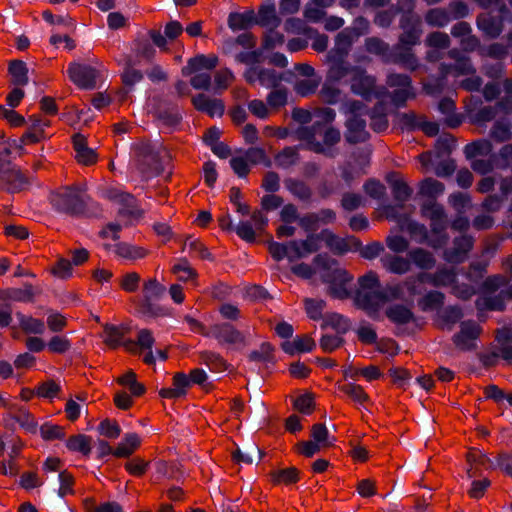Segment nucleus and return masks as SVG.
<instances>
[{
    "instance_id": "53",
    "label": "nucleus",
    "mask_w": 512,
    "mask_h": 512,
    "mask_svg": "<svg viewBox=\"0 0 512 512\" xmlns=\"http://www.w3.org/2000/svg\"><path fill=\"white\" fill-rule=\"evenodd\" d=\"M342 185L338 180L322 179L317 185V193L322 200L341 192Z\"/></svg>"
},
{
    "instance_id": "14",
    "label": "nucleus",
    "mask_w": 512,
    "mask_h": 512,
    "mask_svg": "<svg viewBox=\"0 0 512 512\" xmlns=\"http://www.w3.org/2000/svg\"><path fill=\"white\" fill-rule=\"evenodd\" d=\"M41 290L34 287L32 284L25 282L21 288H6L0 289V299L2 301H14L20 303H33L35 296Z\"/></svg>"
},
{
    "instance_id": "64",
    "label": "nucleus",
    "mask_w": 512,
    "mask_h": 512,
    "mask_svg": "<svg viewBox=\"0 0 512 512\" xmlns=\"http://www.w3.org/2000/svg\"><path fill=\"white\" fill-rule=\"evenodd\" d=\"M493 158L496 161V168L506 170L509 162L512 160V144L504 145L498 153L493 152Z\"/></svg>"
},
{
    "instance_id": "58",
    "label": "nucleus",
    "mask_w": 512,
    "mask_h": 512,
    "mask_svg": "<svg viewBox=\"0 0 512 512\" xmlns=\"http://www.w3.org/2000/svg\"><path fill=\"white\" fill-rule=\"evenodd\" d=\"M434 287H447L457 282V274L454 269L442 268L434 273Z\"/></svg>"
},
{
    "instance_id": "48",
    "label": "nucleus",
    "mask_w": 512,
    "mask_h": 512,
    "mask_svg": "<svg viewBox=\"0 0 512 512\" xmlns=\"http://www.w3.org/2000/svg\"><path fill=\"white\" fill-rule=\"evenodd\" d=\"M115 253L125 259L136 260L145 256V250L141 247L126 242H119L115 245Z\"/></svg>"
},
{
    "instance_id": "51",
    "label": "nucleus",
    "mask_w": 512,
    "mask_h": 512,
    "mask_svg": "<svg viewBox=\"0 0 512 512\" xmlns=\"http://www.w3.org/2000/svg\"><path fill=\"white\" fill-rule=\"evenodd\" d=\"M305 311L308 317L312 320H324L323 310L326 307V301L323 299L306 298L304 300Z\"/></svg>"
},
{
    "instance_id": "60",
    "label": "nucleus",
    "mask_w": 512,
    "mask_h": 512,
    "mask_svg": "<svg viewBox=\"0 0 512 512\" xmlns=\"http://www.w3.org/2000/svg\"><path fill=\"white\" fill-rule=\"evenodd\" d=\"M468 113L471 122L480 125L492 121L497 115V110L492 106H485L478 109L474 114H471V110L469 109Z\"/></svg>"
},
{
    "instance_id": "23",
    "label": "nucleus",
    "mask_w": 512,
    "mask_h": 512,
    "mask_svg": "<svg viewBox=\"0 0 512 512\" xmlns=\"http://www.w3.org/2000/svg\"><path fill=\"white\" fill-rule=\"evenodd\" d=\"M257 25L261 27L279 26L281 20L276 14L275 0H264L258 9Z\"/></svg>"
},
{
    "instance_id": "22",
    "label": "nucleus",
    "mask_w": 512,
    "mask_h": 512,
    "mask_svg": "<svg viewBox=\"0 0 512 512\" xmlns=\"http://www.w3.org/2000/svg\"><path fill=\"white\" fill-rule=\"evenodd\" d=\"M315 347V341L308 336H296L292 341L285 340L281 343L283 352L290 356L311 352Z\"/></svg>"
},
{
    "instance_id": "20",
    "label": "nucleus",
    "mask_w": 512,
    "mask_h": 512,
    "mask_svg": "<svg viewBox=\"0 0 512 512\" xmlns=\"http://www.w3.org/2000/svg\"><path fill=\"white\" fill-rule=\"evenodd\" d=\"M228 27L233 31L248 30L257 25V17L254 10L250 9L245 12H231L228 15Z\"/></svg>"
},
{
    "instance_id": "27",
    "label": "nucleus",
    "mask_w": 512,
    "mask_h": 512,
    "mask_svg": "<svg viewBox=\"0 0 512 512\" xmlns=\"http://www.w3.org/2000/svg\"><path fill=\"white\" fill-rule=\"evenodd\" d=\"M275 347L270 342H262L258 350H252L248 355V361L275 365L277 359L274 355Z\"/></svg>"
},
{
    "instance_id": "35",
    "label": "nucleus",
    "mask_w": 512,
    "mask_h": 512,
    "mask_svg": "<svg viewBox=\"0 0 512 512\" xmlns=\"http://www.w3.org/2000/svg\"><path fill=\"white\" fill-rule=\"evenodd\" d=\"M395 116V124L402 131L413 132L419 130L421 120L418 118L417 114L413 111L409 112H400L396 111L394 113Z\"/></svg>"
},
{
    "instance_id": "24",
    "label": "nucleus",
    "mask_w": 512,
    "mask_h": 512,
    "mask_svg": "<svg viewBox=\"0 0 512 512\" xmlns=\"http://www.w3.org/2000/svg\"><path fill=\"white\" fill-rule=\"evenodd\" d=\"M294 76L293 72L288 70L286 73H277L274 69L259 68L258 81L266 88H277L282 81H290V77Z\"/></svg>"
},
{
    "instance_id": "46",
    "label": "nucleus",
    "mask_w": 512,
    "mask_h": 512,
    "mask_svg": "<svg viewBox=\"0 0 512 512\" xmlns=\"http://www.w3.org/2000/svg\"><path fill=\"white\" fill-rule=\"evenodd\" d=\"M299 470L296 467L273 470L270 475L275 484L286 485L296 483L299 480Z\"/></svg>"
},
{
    "instance_id": "59",
    "label": "nucleus",
    "mask_w": 512,
    "mask_h": 512,
    "mask_svg": "<svg viewBox=\"0 0 512 512\" xmlns=\"http://www.w3.org/2000/svg\"><path fill=\"white\" fill-rule=\"evenodd\" d=\"M456 147V139L451 134H444L436 140L435 149L437 157L451 154Z\"/></svg>"
},
{
    "instance_id": "17",
    "label": "nucleus",
    "mask_w": 512,
    "mask_h": 512,
    "mask_svg": "<svg viewBox=\"0 0 512 512\" xmlns=\"http://www.w3.org/2000/svg\"><path fill=\"white\" fill-rule=\"evenodd\" d=\"M218 64V57L215 55L197 54L190 58L187 64L182 67L181 73L187 77L202 70H213Z\"/></svg>"
},
{
    "instance_id": "34",
    "label": "nucleus",
    "mask_w": 512,
    "mask_h": 512,
    "mask_svg": "<svg viewBox=\"0 0 512 512\" xmlns=\"http://www.w3.org/2000/svg\"><path fill=\"white\" fill-rule=\"evenodd\" d=\"M333 328L338 334H346L350 329V320L342 314L332 312L324 317L321 329Z\"/></svg>"
},
{
    "instance_id": "55",
    "label": "nucleus",
    "mask_w": 512,
    "mask_h": 512,
    "mask_svg": "<svg viewBox=\"0 0 512 512\" xmlns=\"http://www.w3.org/2000/svg\"><path fill=\"white\" fill-rule=\"evenodd\" d=\"M353 68H357L356 66H351L349 63L346 64H331L327 73V77L325 81L331 83H338L348 74L353 73Z\"/></svg>"
},
{
    "instance_id": "63",
    "label": "nucleus",
    "mask_w": 512,
    "mask_h": 512,
    "mask_svg": "<svg viewBox=\"0 0 512 512\" xmlns=\"http://www.w3.org/2000/svg\"><path fill=\"white\" fill-rule=\"evenodd\" d=\"M294 408L303 415H310L314 409V398L311 393L298 396L293 401Z\"/></svg>"
},
{
    "instance_id": "54",
    "label": "nucleus",
    "mask_w": 512,
    "mask_h": 512,
    "mask_svg": "<svg viewBox=\"0 0 512 512\" xmlns=\"http://www.w3.org/2000/svg\"><path fill=\"white\" fill-rule=\"evenodd\" d=\"M12 420L30 434H36L38 431L37 422L31 413L25 409H20L19 413L12 417Z\"/></svg>"
},
{
    "instance_id": "42",
    "label": "nucleus",
    "mask_w": 512,
    "mask_h": 512,
    "mask_svg": "<svg viewBox=\"0 0 512 512\" xmlns=\"http://www.w3.org/2000/svg\"><path fill=\"white\" fill-rule=\"evenodd\" d=\"M16 316L24 332L39 335L45 332V324L42 320L33 318L32 316H26L20 312L17 313Z\"/></svg>"
},
{
    "instance_id": "57",
    "label": "nucleus",
    "mask_w": 512,
    "mask_h": 512,
    "mask_svg": "<svg viewBox=\"0 0 512 512\" xmlns=\"http://www.w3.org/2000/svg\"><path fill=\"white\" fill-rule=\"evenodd\" d=\"M104 334L105 339L104 342L113 347L116 348L122 344V339L124 338V331L116 325L113 324H106L104 326Z\"/></svg>"
},
{
    "instance_id": "16",
    "label": "nucleus",
    "mask_w": 512,
    "mask_h": 512,
    "mask_svg": "<svg viewBox=\"0 0 512 512\" xmlns=\"http://www.w3.org/2000/svg\"><path fill=\"white\" fill-rule=\"evenodd\" d=\"M192 104L196 110L206 113L210 117H222L225 105L220 99H210L206 94L199 93L192 98Z\"/></svg>"
},
{
    "instance_id": "12",
    "label": "nucleus",
    "mask_w": 512,
    "mask_h": 512,
    "mask_svg": "<svg viewBox=\"0 0 512 512\" xmlns=\"http://www.w3.org/2000/svg\"><path fill=\"white\" fill-rule=\"evenodd\" d=\"M0 188L8 193H18L30 186V179L22 173L20 168L10 162L5 173L0 178Z\"/></svg>"
},
{
    "instance_id": "31",
    "label": "nucleus",
    "mask_w": 512,
    "mask_h": 512,
    "mask_svg": "<svg viewBox=\"0 0 512 512\" xmlns=\"http://www.w3.org/2000/svg\"><path fill=\"white\" fill-rule=\"evenodd\" d=\"M455 247L446 250L444 252V258L447 262L453 264H459L463 262L465 254L469 251L472 246V243L469 239H455Z\"/></svg>"
},
{
    "instance_id": "45",
    "label": "nucleus",
    "mask_w": 512,
    "mask_h": 512,
    "mask_svg": "<svg viewBox=\"0 0 512 512\" xmlns=\"http://www.w3.org/2000/svg\"><path fill=\"white\" fill-rule=\"evenodd\" d=\"M416 96L414 89L396 88L392 92L386 90V98H390L391 104L399 109L406 106L408 99Z\"/></svg>"
},
{
    "instance_id": "41",
    "label": "nucleus",
    "mask_w": 512,
    "mask_h": 512,
    "mask_svg": "<svg viewBox=\"0 0 512 512\" xmlns=\"http://www.w3.org/2000/svg\"><path fill=\"white\" fill-rule=\"evenodd\" d=\"M391 380V384L396 388L406 389L412 380L410 372L403 367H391L386 373Z\"/></svg>"
},
{
    "instance_id": "44",
    "label": "nucleus",
    "mask_w": 512,
    "mask_h": 512,
    "mask_svg": "<svg viewBox=\"0 0 512 512\" xmlns=\"http://www.w3.org/2000/svg\"><path fill=\"white\" fill-rule=\"evenodd\" d=\"M366 205L365 198L359 194L354 192H344L342 193V197L340 200V207L345 212H354L361 207Z\"/></svg>"
},
{
    "instance_id": "29",
    "label": "nucleus",
    "mask_w": 512,
    "mask_h": 512,
    "mask_svg": "<svg viewBox=\"0 0 512 512\" xmlns=\"http://www.w3.org/2000/svg\"><path fill=\"white\" fill-rule=\"evenodd\" d=\"M464 154L468 160L477 156H490L493 154V145L488 139H478L465 145Z\"/></svg>"
},
{
    "instance_id": "62",
    "label": "nucleus",
    "mask_w": 512,
    "mask_h": 512,
    "mask_svg": "<svg viewBox=\"0 0 512 512\" xmlns=\"http://www.w3.org/2000/svg\"><path fill=\"white\" fill-rule=\"evenodd\" d=\"M135 52L139 57L151 62L155 57L156 49L148 39H138L135 41Z\"/></svg>"
},
{
    "instance_id": "30",
    "label": "nucleus",
    "mask_w": 512,
    "mask_h": 512,
    "mask_svg": "<svg viewBox=\"0 0 512 512\" xmlns=\"http://www.w3.org/2000/svg\"><path fill=\"white\" fill-rule=\"evenodd\" d=\"M65 445L69 451L79 452L85 457H89L92 452L91 437L85 434L70 436Z\"/></svg>"
},
{
    "instance_id": "10",
    "label": "nucleus",
    "mask_w": 512,
    "mask_h": 512,
    "mask_svg": "<svg viewBox=\"0 0 512 512\" xmlns=\"http://www.w3.org/2000/svg\"><path fill=\"white\" fill-rule=\"evenodd\" d=\"M67 73L71 81L79 88L85 90L96 88L98 71L91 65L72 62L68 66Z\"/></svg>"
},
{
    "instance_id": "18",
    "label": "nucleus",
    "mask_w": 512,
    "mask_h": 512,
    "mask_svg": "<svg viewBox=\"0 0 512 512\" xmlns=\"http://www.w3.org/2000/svg\"><path fill=\"white\" fill-rule=\"evenodd\" d=\"M397 173L394 171L386 173V184L390 185L391 193L394 200L398 205L402 206L408 201L412 194L413 189L402 179L396 178Z\"/></svg>"
},
{
    "instance_id": "37",
    "label": "nucleus",
    "mask_w": 512,
    "mask_h": 512,
    "mask_svg": "<svg viewBox=\"0 0 512 512\" xmlns=\"http://www.w3.org/2000/svg\"><path fill=\"white\" fill-rule=\"evenodd\" d=\"M408 257L411 263H414L418 268L423 270H430L435 266L436 260L432 253L423 249L415 248L408 252Z\"/></svg>"
},
{
    "instance_id": "28",
    "label": "nucleus",
    "mask_w": 512,
    "mask_h": 512,
    "mask_svg": "<svg viewBox=\"0 0 512 512\" xmlns=\"http://www.w3.org/2000/svg\"><path fill=\"white\" fill-rule=\"evenodd\" d=\"M8 72L11 75V83L15 87L25 86L29 82L27 64L19 59L10 61Z\"/></svg>"
},
{
    "instance_id": "6",
    "label": "nucleus",
    "mask_w": 512,
    "mask_h": 512,
    "mask_svg": "<svg viewBox=\"0 0 512 512\" xmlns=\"http://www.w3.org/2000/svg\"><path fill=\"white\" fill-rule=\"evenodd\" d=\"M481 332V326L474 320L462 321L460 331L452 336V342L460 351H474L478 347L476 340L479 338Z\"/></svg>"
},
{
    "instance_id": "21",
    "label": "nucleus",
    "mask_w": 512,
    "mask_h": 512,
    "mask_svg": "<svg viewBox=\"0 0 512 512\" xmlns=\"http://www.w3.org/2000/svg\"><path fill=\"white\" fill-rule=\"evenodd\" d=\"M476 24L479 30L490 39L498 38L503 31V19L497 17L480 14L477 16Z\"/></svg>"
},
{
    "instance_id": "40",
    "label": "nucleus",
    "mask_w": 512,
    "mask_h": 512,
    "mask_svg": "<svg viewBox=\"0 0 512 512\" xmlns=\"http://www.w3.org/2000/svg\"><path fill=\"white\" fill-rule=\"evenodd\" d=\"M274 160L279 168H290L291 166L295 165L299 160L298 147H284L275 155Z\"/></svg>"
},
{
    "instance_id": "7",
    "label": "nucleus",
    "mask_w": 512,
    "mask_h": 512,
    "mask_svg": "<svg viewBox=\"0 0 512 512\" xmlns=\"http://www.w3.org/2000/svg\"><path fill=\"white\" fill-rule=\"evenodd\" d=\"M321 128L322 123L320 121H314L311 126H299L294 131V135L296 139L305 141V149L332 158L334 157L333 150L325 148L321 142L316 140V134Z\"/></svg>"
},
{
    "instance_id": "5",
    "label": "nucleus",
    "mask_w": 512,
    "mask_h": 512,
    "mask_svg": "<svg viewBox=\"0 0 512 512\" xmlns=\"http://www.w3.org/2000/svg\"><path fill=\"white\" fill-rule=\"evenodd\" d=\"M166 294V287L157 279L151 278L144 283L143 298L139 303L138 311L143 317L156 318L168 315V309L155 301L162 299Z\"/></svg>"
},
{
    "instance_id": "38",
    "label": "nucleus",
    "mask_w": 512,
    "mask_h": 512,
    "mask_svg": "<svg viewBox=\"0 0 512 512\" xmlns=\"http://www.w3.org/2000/svg\"><path fill=\"white\" fill-rule=\"evenodd\" d=\"M361 35L362 31L357 28H345L336 35L334 48L349 53L355 38Z\"/></svg>"
},
{
    "instance_id": "49",
    "label": "nucleus",
    "mask_w": 512,
    "mask_h": 512,
    "mask_svg": "<svg viewBox=\"0 0 512 512\" xmlns=\"http://www.w3.org/2000/svg\"><path fill=\"white\" fill-rule=\"evenodd\" d=\"M444 184L440 181H437L433 178H425L419 184V195L426 196L430 198H435L436 196L442 194L444 192Z\"/></svg>"
},
{
    "instance_id": "61",
    "label": "nucleus",
    "mask_w": 512,
    "mask_h": 512,
    "mask_svg": "<svg viewBox=\"0 0 512 512\" xmlns=\"http://www.w3.org/2000/svg\"><path fill=\"white\" fill-rule=\"evenodd\" d=\"M366 105L360 100L349 99L343 101L340 105V112L350 116L360 117L365 113Z\"/></svg>"
},
{
    "instance_id": "11",
    "label": "nucleus",
    "mask_w": 512,
    "mask_h": 512,
    "mask_svg": "<svg viewBox=\"0 0 512 512\" xmlns=\"http://www.w3.org/2000/svg\"><path fill=\"white\" fill-rule=\"evenodd\" d=\"M138 156L141 158L138 163L140 172L147 176H159L163 172V166L159 154L150 144H142L137 149Z\"/></svg>"
},
{
    "instance_id": "43",
    "label": "nucleus",
    "mask_w": 512,
    "mask_h": 512,
    "mask_svg": "<svg viewBox=\"0 0 512 512\" xmlns=\"http://www.w3.org/2000/svg\"><path fill=\"white\" fill-rule=\"evenodd\" d=\"M512 125L508 120H497L491 130L490 136L496 142L502 143L512 139Z\"/></svg>"
},
{
    "instance_id": "8",
    "label": "nucleus",
    "mask_w": 512,
    "mask_h": 512,
    "mask_svg": "<svg viewBox=\"0 0 512 512\" xmlns=\"http://www.w3.org/2000/svg\"><path fill=\"white\" fill-rule=\"evenodd\" d=\"M412 48L413 46L402 43H398L392 48L386 44V63L391 62L410 71H416L420 64Z\"/></svg>"
},
{
    "instance_id": "32",
    "label": "nucleus",
    "mask_w": 512,
    "mask_h": 512,
    "mask_svg": "<svg viewBox=\"0 0 512 512\" xmlns=\"http://www.w3.org/2000/svg\"><path fill=\"white\" fill-rule=\"evenodd\" d=\"M386 317L393 323L404 325L415 320L414 313L403 304H395L386 309Z\"/></svg>"
},
{
    "instance_id": "47",
    "label": "nucleus",
    "mask_w": 512,
    "mask_h": 512,
    "mask_svg": "<svg viewBox=\"0 0 512 512\" xmlns=\"http://www.w3.org/2000/svg\"><path fill=\"white\" fill-rule=\"evenodd\" d=\"M136 63L128 58L125 62L124 71L121 75L122 82L125 86L132 88L136 83L143 79V73L134 68Z\"/></svg>"
},
{
    "instance_id": "36",
    "label": "nucleus",
    "mask_w": 512,
    "mask_h": 512,
    "mask_svg": "<svg viewBox=\"0 0 512 512\" xmlns=\"http://www.w3.org/2000/svg\"><path fill=\"white\" fill-rule=\"evenodd\" d=\"M475 307L478 311H498L502 312L506 309L505 298L501 292L494 296H486L478 298L475 301Z\"/></svg>"
},
{
    "instance_id": "2",
    "label": "nucleus",
    "mask_w": 512,
    "mask_h": 512,
    "mask_svg": "<svg viewBox=\"0 0 512 512\" xmlns=\"http://www.w3.org/2000/svg\"><path fill=\"white\" fill-rule=\"evenodd\" d=\"M353 305L370 319H380V313L384 307V288L376 272L370 270L357 279L353 292Z\"/></svg>"
},
{
    "instance_id": "33",
    "label": "nucleus",
    "mask_w": 512,
    "mask_h": 512,
    "mask_svg": "<svg viewBox=\"0 0 512 512\" xmlns=\"http://www.w3.org/2000/svg\"><path fill=\"white\" fill-rule=\"evenodd\" d=\"M284 184L286 189L302 202H309L311 200L312 190L304 181L287 178Z\"/></svg>"
},
{
    "instance_id": "13",
    "label": "nucleus",
    "mask_w": 512,
    "mask_h": 512,
    "mask_svg": "<svg viewBox=\"0 0 512 512\" xmlns=\"http://www.w3.org/2000/svg\"><path fill=\"white\" fill-rule=\"evenodd\" d=\"M212 338L216 339L219 343L226 344H244L245 336L242 332L236 329L230 322L215 323L211 325Z\"/></svg>"
},
{
    "instance_id": "1",
    "label": "nucleus",
    "mask_w": 512,
    "mask_h": 512,
    "mask_svg": "<svg viewBox=\"0 0 512 512\" xmlns=\"http://www.w3.org/2000/svg\"><path fill=\"white\" fill-rule=\"evenodd\" d=\"M48 201L52 209L72 218H99L102 208L78 185H67L51 191Z\"/></svg>"
},
{
    "instance_id": "25",
    "label": "nucleus",
    "mask_w": 512,
    "mask_h": 512,
    "mask_svg": "<svg viewBox=\"0 0 512 512\" xmlns=\"http://www.w3.org/2000/svg\"><path fill=\"white\" fill-rule=\"evenodd\" d=\"M445 299L446 297L443 292L430 290L422 298L418 299L417 304L423 312L439 311L443 308Z\"/></svg>"
},
{
    "instance_id": "52",
    "label": "nucleus",
    "mask_w": 512,
    "mask_h": 512,
    "mask_svg": "<svg viewBox=\"0 0 512 512\" xmlns=\"http://www.w3.org/2000/svg\"><path fill=\"white\" fill-rule=\"evenodd\" d=\"M38 430L42 439L45 441L65 439L66 434L64 428L59 425L52 424L51 422L44 423L38 428Z\"/></svg>"
},
{
    "instance_id": "56",
    "label": "nucleus",
    "mask_w": 512,
    "mask_h": 512,
    "mask_svg": "<svg viewBox=\"0 0 512 512\" xmlns=\"http://www.w3.org/2000/svg\"><path fill=\"white\" fill-rule=\"evenodd\" d=\"M334 83L325 81L320 90L322 101L328 105H335L340 101L341 90L333 85Z\"/></svg>"
},
{
    "instance_id": "39",
    "label": "nucleus",
    "mask_w": 512,
    "mask_h": 512,
    "mask_svg": "<svg viewBox=\"0 0 512 512\" xmlns=\"http://www.w3.org/2000/svg\"><path fill=\"white\" fill-rule=\"evenodd\" d=\"M425 22L431 27L443 28L451 22L450 13L446 8H431L425 14Z\"/></svg>"
},
{
    "instance_id": "4",
    "label": "nucleus",
    "mask_w": 512,
    "mask_h": 512,
    "mask_svg": "<svg viewBox=\"0 0 512 512\" xmlns=\"http://www.w3.org/2000/svg\"><path fill=\"white\" fill-rule=\"evenodd\" d=\"M351 91L366 101L377 99L373 116H377L378 120L372 126L376 132L384 131V86H379L376 89L375 78L367 75L364 69L357 67L353 68Z\"/></svg>"
},
{
    "instance_id": "9",
    "label": "nucleus",
    "mask_w": 512,
    "mask_h": 512,
    "mask_svg": "<svg viewBox=\"0 0 512 512\" xmlns=\"http://www.w3.org/2000/svg\"><path fill=\"white\" fill-rule=\"evenodd\" d=\"M399 27L402 33L399 42L404 45L416 46L420 43L423 33L421 19L418 15L403 13L399 19Z\"/></svg>"
},
{
    "instance_id": "15",
    "label": "nucleus",
    "mask_w": 512,
    "mask_h": 512,
    "mask_svg": "<svg viewBox=\"0 0 512 512\" xmlns=\"http://www.w3.org/2000/svg\"><path fill=\"white\" fill-rule=\"evenodd\" d=\"M345 141L351 145L363 143L368 139L366 121L361 117L349 116L345 121Z\"/></svg>"
},
{
    "instance_id": "19",
    "label": "nucleus",
    "mask_w": 512,
    "mask_h": 512,
    "mask_svg": "<svg viewBox=\"0 0 512 512\" xmlns=\"http://www.w3.org/2000/svg\"><path fill=\"white\" fill-rule=\"evenodd\" d=\"M156 117L167 127H176L182 121V114L177 104L165 102L156 109Z\"/></svg>"
},
{
    "instance_id": "3",
    "label": "nucleus",
    "mask_w": 512,
    "mask_h": 512,
    "mask_svg": "<svg viewBox=\"0 0 512 512\" xmlns=\"http://www.w3.org/2000/svg\"><path fill=\"white\" fill-rule=\"evenodd\" d=\"M313 265L322 270L321 280L329 284L328 293L331 297L339 300H353L354 290L346 287L353 280V276L347 270L339 268L337 259L332 258L328 253H319L313 258Z\"/></svg>"
},
{
    "instance_id": "26",
    "label": "nucleus",
    "mask_w": 512,
    "mask_h": 512,
    "mask_svg": "<svg viewBox=\"0 0 512 512\" xmlns=\"http://www.w3.org/2000/svg\"><path fill=\"white\" fill-rule=\"evenodd\" d=\"M363 191L367 196L379 202L377 213L381 218L384 215V185L375 178H369L363 184Z\"/></svg>"
},
{
    "instance_id": "50",
    "label": "nucleus",
    "mask_w": 512,
    "mask_h": 512,
    "mask_svg": "<svg viewBox=\"0 0 512 512\" xmlns=\"http://www.w3.org/2000/svg\"><path fill=\"white\" fill-rule=\"evenodd\" d=\"M200 358L212 372H222L227 368L226 361L218 353L204 351L201 352Z\"/></svg>"
}]
</instances>
